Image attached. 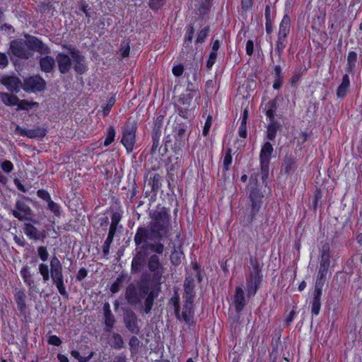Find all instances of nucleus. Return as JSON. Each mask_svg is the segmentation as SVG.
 I'll list each match as a JSON object with an SVG mask.
<instances>
[{"label":"nucleus","mask_w":362,"mask_h":362,"mask_svg":"<svg viewBox=\"0 0 362 362\" xmlns=\"http://www.w3.org/2000/svg\"><path fill=\"white\" fill-rule=\"evenodd\" d=\"M18 108L16 109L17 111L18 110H29L30 109H32L33 107H38L39 103L37 102H33V101H28L27 100H20L18 101V104H17Z\"/></svg>","instance_id":"4c0bfd02"},{"label":"nucleus","mask_w":362,"mask_h":362,"mask_svg":"<svg viewBox=\"0 0 362 362\" xmlns=\"http://www.w3.org/2000/svg\"><path fill=\"white\" fill-rule=\"evenodd\" d=\"M162 146L160 145V139L152 138V146L150 150L151 155H155L157 152L161 151Z\"/></svg>","instance_id":"4d7b16f0"},{"label":"nucleus","mask_w":362,"mask_h":362,"mask_svg":"<svg viewBox=\"0 0 362 362\" xmlns=\"http://www.w3.org/2000/svg\"><path fill=\"white\" fill-rule=\"evenodd\" d=\"M150 240H145L136 247L139 248V250H136V253L133 257L131 264V273L132 274H139L144 269L147 264L148 256L150 250L145 247V245L150 243Z\"/></svg>","instance_id":"39448f33"},{"label":"nucleus","mask_w":362,"mask_h":362,"mask_svg":"<svg viewBox=\"0 0 362 362\" xmlns=\"http://www.w3.org/2000/svg\"><path fill=\"white\" fill-rule=\"evenodd\" d=\"M270 122L267 126V136L269 140H274L276 137L277 130L280 127V124L276 120H269Z\"/></svg>","instance_id":"72a5a7b5"},{"label":"nucleus","mask_w":362,"mask_h":362,"mask_svg":"<svg viewBox=\"0 0 362 362\" xmlns=\"http://www.w3.org/2000/svg\"><path fill=\"white\" fill-rule=\"evenodd\" d=\"M72 57L69 54L59 52L56 56V62L57 63L59 71L62 74H67L71 69Z\"/></svg>","instance_id":"6ab92c4d"},{"label":"nucleus","mask_w":362,"mask_h":362,"mask_svg":"<svg viewBox=\"0 0 362 362\" xmlns=\"http://www.w3.org/2000/svg\"><path fill=\"white\" fill-rule=\"evenodd\" d=\"M170 209L157 205L149 212L151 219L146 227L139 226L135 233L134 241L139 247L145 240H161L168 236L171 228Z\"/></svg>","instance_id":"f257e3e1"},{"label":"nucleus","mask_w":362,"mask_h":362,"mask_svg":"<svg viewBox=\"0 0 362 362\" xmlns=\"http://www.w3.org/2000/svg\"><path fill=\"white\" fill-rule=\"evenodd\" d=\"M179 155L180 153L176 155L177 156L175 158V162L166 168L168 178L172 181L175 180V178L177 176L178 170L181 166L180 160L179 159L178 156Z\"/></svg>","instance_id":"bb28decb"},{"label":"nucleus","mask_w":362,"mask_h":362,"mask_svg":"<svg viewBox=\"0 0 362 362\" xmlns=\"http://www.w3.org/2000/svg\"><path fill=\"white\" fill-rule=\"evenodd\" d=\"M35 52L47 55L51 53V49L41 40Z\"/></svg>","instance_id":"bf43d9fd"},{"label":"nucleus","mask_w":362,"mask_h":362,"mask_svg":"<svg viewBox=\"0 0 362 362\" xmlns=\"http://www.w3.org/2000/svg\"><path fill=\"white\" fill-rule=\"evenodd\" d=\"M194 288L184 286L183 300H194Z\"/></svg>","instance_id":"5fc2aeb1"},{"label":"nucleus","mask_w":362,"mask_h":362,"mask_svg":"<svg viewBox=\"0 0 362 362\" xmlns=\"http://www.w3.org/2000/svg\"><path fill=\"white\" fill-rule=\"evenodd\" d=\"M25 37L27 39L25 42L27 44L28 49L31 52H35L41 40L35 36L30 35L28 34L25 35Z\"/></svg>","instance_id":"c9c22d12"},{"label":"nucleus","mask_w":362,"mask_h":362,"mask_svg":"<svg viewBox=\"0 0 362 362\" xmlns=\"http://www.w3.org/2000/svg\"><path fill=\"white\" fill-rule=\"evenodd\" d=\"M110 346L116 350H119L124 347V340L122 336L118 333H113L109 341Z\"/></svg>","instance_id":"7c9ffc66"},{"label":"nucleus","mask_w":362,"mask_h":362,"mask_svg":"<svg viewBox=\"0 0 362 362\" xmlns=\"http://www.w3.org/2000/svg\"><path fill=\"white\" fill-rule=\"evenodd\" d=\"M181 254L182 253H179L175 249H174V251L172 252V255L170 256V261L173 264L178 265L181 263Z\"/></svg>","instance_id":"69168bd1"},{"label":"nucleus","mask_w":362,"mask_h":362,"mask_svg":"<svg viewBox=\"0 0 362 362\" xmlns=\"http://www.w3.org/2000/svg\"><path fill=\"white\" fill-rule=\"evenodd\" d=\"M188 129L189 126L185 122H176L173 127L175 143L172 150L175 155L179 154V151L185 146V141L187 140Z\"/></svg>","instance_id":"0eeeda50"},{"label":"nucleus","mask_w":362,"mask_h":362,"mask_svg":"<svg viewBox=\"0 0 362 362\" xmlns=\"http://www.w3.org/2000/svg\"><path fill=\"white\" fill-rule=\"evenodd\" d=\"M260 283V277L258 272H255L252 274V278L247 285V295L248 296H255L257 292L258 285Z\"/></svg>","instance_id":"a878e982"},{"label":"nucleus","mask_w":362,"mask_h":362,"mask_svg":"<svg viewBox=\"0 0 362 362\" xmlns=\"http://www.w3.org/2000/svg\"><path fill=\"white\" fill-rule=\"evenodd\" d=\"M169 305H172L174 308V313L175 316H178L179 309H180V296L177 291H175L173 297L169 300Z\"/></svg>","instance_id":"a18cd8bd"},{"label":"nucleus","mask_w":362,"mask_h":362,"mask_svg":"<svg viewBox=\"0 0 362 362\" xmlns=\"http://www.w3.org/2000/svg\"><path fill=\"white\" fill-rule=\"evenodd\" d=\"M250 197L252 202V213L255 214L260 208L262 198L255 192L251 193Z\"/></svg>","instance_id":"79ce46f5"},{"label":"nucleus","mask_w":362,"mask_h":362,"mask_svg":"<svg viewBox=\"0 0 362 362\" xmlns=\"http://www.w3.org/2000/svg\"><path fill=\"white\" fill-rule=\"evenodd\" d=\"M121 219H122L121 213H119L118 211L114 212L111 216V224H110L109 230L117 231V228L118 223H119Z\"/></svg>","instance_id":"de8ad7c7"},{"label":"nucleus","mask_w":362,"mask_h":362,"mask_svg":"<svg viewBox=\"0 0 362 362\" xmlns=\"http://www.w3.org/2000/svg\"><path fill=\"white\" fill-rule=\"evenodd\" d=\"M104 317L105 325L104 330L105 332H110L115 323V317L112 313L104 314Z\"/></svg>","instance_id":"37998d69"},{"label":"nucleus","mask_w":362,"mask_h":362,"mask_svg":"<svg viewBox=\"0 0 362 362\" xmlns=\"http://www.w3.org/2000/svg\"><path fill=\"white\" fill-rule=\"evenodd\" d=\"M49 267V279H51L52 281H54L57 279H64L62 264L55 255H53L50 259Z\"/></svg>","instance_id":"aec40b11"},{"label":"nucleus","mask_w":362,"mask_h":362,"mask_svg":"<svg viewBox=\"0 0 362 362\" xmlns=\"http://www.w3.org/2000/svg\"><path fill=\"white\" fill-rule=\"evenodd\" d=\"M123 322L127 329L134 334H138L140 331L138 316L129 308H123Z\"/></svg>","instance_id":"4468645a"},{"label":"nucleus","mask_w":362,"mask_h":362,"mask_svg":"<svg viewBox=\"0 0 362 362\" xmlns=\"http://www.w3.org/2000/svg\"><path fill=\"white\" fill-rule=\"evenodd\" d=\"M38 271L42 276V281L44 283L47 282L49 280L50 275V267L47 264L42 262L38 265Z\"/></svg>","instance_id":"58836bf2"},{"label":"nucleus","mask_w":362,"mask_h":362,"mask_svg":"<svg viewBox=\"0 0 362 362\" xmlns=\"http://www.w3.org/2000/svg\"><path fill=\"white\" fill-rule=\"evenodd\" d=\"M273 151L274 148L270 142L264 143V144L262 146L261 148L259 154V160L262 173V179L263 181H264L268 177L269 165Z\"/></svg>","instance_id":"9b49d317"},{"label":"nucleus","mask_w":362,"mask_h":362,"mask_svg":"<svg viewBox=\"0 0 362 362\" xmlns=\"http://www.w3.org/2000/svg\"><path fill=\"white\" fill-rule=\"evenodd\" d=\"M161 176L158 173H153V176L150 177L149 185L151 187V190L153 192H158L161 187Z\"/></svg>","instance_id":"ea45409f"},{"label":"nucleus","mask_w":362,"mask_h":362,"mask_svg":"<svg viewBox=\"0 0 362 362\" xmlns=\"http://www.w3.org/2000/svg\"><path fill=\"white\" fill-rule=\"evenodd\" d=\"M69 49L71 57H72L71 63L74 71L78 74H83L88 70V66L86 62V57L82 54L80 50L76 47H67L64 46Z\"/></svg>","instance_id":"f8f14e48"},{"label":"nucleus","mask_w":362,"mask_h":362,"mask_svg":"<svg viewBox=\"0 0 362 362\" xmlns=\"http://www.w3.org/2000/svg\"><path fill=\"white\" fill-rule=\"evenodd\" d=\"M25 200H30V198L22 196V199L16 202L15 209H11L12 215L20 221L31 220V214L33 212Z\"/></svg>","instance_id":"9d476101"},{"label":"nucleus","mask_w":362,"mask_h":362,"mask_svg":"<svg viewBox=\"0 0 362 362\" xmlns=\"http://www.w3.org/2000/svg\"><path fill=\"white\" fill-rule=\"evenodd\" d=\"M140 341L136 336H132L129 339V345L130 346L131 351H135L139 346Z\"/></svg>","instance_id":"0e129e2a"},{"label":"nucleus","mask_w":362,"mask_h":362,"mask_svg":"<svg viewBox=\"0 0 362 362\" xmlns=\"http://www.w3.org/2000/svg\"><path fill=\"white\" fill-rule=\"evenodd\" d=\"M8 54L11 59L14 56L21 59H28L33 56V53L28 49L26 42L23 39L11 40Z\"/></svg>","instance_id":"6e6552de"},{"label":"nucleus","mask_w":362,"mask_h":362,"mask_svg":"<svg viewBox=\"0 0 362 362\" xmlns=\"http://www.w3.org/2000/svg\"><path fill=\"white\" fill-rule=\"evenodd\" d=\"M20 274L29 290H35L36 288V285L35 284V281L33 279L34 274L31 272L30 267L27 264L24 265L21 268Z\"/></svg>","instance_id":"412c9836"},{"label":"nucleus","mask_w":362,"mask_h":362,"mask_svg":"<svg viewBox=\"0 0 362 362\" xmlns=\"http://www.w3.org/2000/svg\"><path fill=\"white\" fill-rule=\"evenodd\" d=\"M209 31L210 29L209 26H206L202 30H201L198 33L197 37L196 39V43H203L208 36Z\"/></svg>","instance_id":"603ef678"},{"label":"nucleus","mask_w":362,"mask_h":362,"mask_svg":"<svg viewBox=\"0 0 362 362\" xmlns=\"http://www.w3.org/2000/svg\"><path fill=\"white\" fill-rule=\"evenodd\" d=\"M38 257L43 262H45L49 259V252L46 246H39L37 249Z\"/></svg>","instance_id":"09e8293b"},{"label":"nucleus","mask_w":362,"mask_h":362,"mask_svg":"<svg viewBox=\"0 0 362 362\" xmlns=\"http://www.w3.org/2000/svg\"><path fill=\"white\" fill-rule=\"evenodd\" d=\"M26 295L23 290H18L14 295V300L16 303L18 309L21 314H24L26 310Z\"/></svg>","instance_id":"393cba45"},{"label":"nucleus","mask_w":362,"mask_h":362,"mask_svg":"<svg viewBox=\"0 0 362 362\" xmlns=\"http://www.w3.org/2000/svg\"><path fill=\"white\" fill-rule=\"evenodd\" d=\"M37 195L38 197L47 202L52 199L49 193L47 190L43 189H38L37 192Z\"/></svg>","instance_id":"338daca9"},{"label":"nucleus","mask_w":362,"mask_h":362,"mask_svg":"<svg viewBox=\"0 0 362 362\" xmlns=\"http://www.w3.org/2000/svg\"><path fill=\"white\" fill-rule=\"evenodd\" d=\"M281 168L285 173L290 174L293 173L296 168V159L292 156H286L284 158Z\"/></svg>","instance_id":"2f4dec72"},{"label":"nucleus","mask_w":362,"mask_h":362,"mask_svg":"<svg viewBox=\"0 0 362 362\" xmlns=\"http://www.w3.org/2000/svg\"><path fill=\"white\" fill-rule=\"evenodd\" d=\"M233 304L235 306V310L238 313L243 310L245 305V293L243 289L240 286L235 288Z\"/></svg>","instance_id":"4be33fe9"},{"label":"nucleus","mask_w":362,"mask_h":362,"mask_svg":"<svg viewBox=\"0 0 362 362\" xmlns=\"http://www.w3.org/2000/svg\"><path fill=\"white\" fill-rule=\"evenodd\" d=\"M166 2V0H149V7L153 10H158L163 7Z\"/></svg>","instance_id":"13d9d810"},{"label":"nucleus","mask_w":362,"mask_h":362,"mask_svg":"<svg viewBox=\"0 0 362 362\" xmlns=\"http://www.w3.org/2000/svg\"><path fill=\"white\" fill-rule=\"evenodd\" d=\"M0 82L11 93H18L23 88V82L16 76H5Z\"/></svg>","instance_id":"a211bd4d"},{"label":"nucleus","mask_w":362,"mask_h":362,"mask_svg":"<svg viewBox=\"0 0 362 362\" xmlns=\"http://www.w3.org/2000/svg\"><path fill=\"white\" fill-rule=\"evenodd\" d=\"M48 209L50 210L54 216L59 217L61 215L60 206L57 203L53 202L52 199L47 202Z\"/></svg>","instance_id":"3c124183"},{"label":"nucleus","mask_w":362,"mask_h":362,"mask_svg":"<svg viewBox=\"0 0 362 362\" xmlns=\"http://www.w3.org/2000/svg\"><path fill=\"white\" fill-rule=\"evenodd\" d=\"M23 230L26 236L34 241L39 240L40 230L31 223H24Z\"/></svg>","instance_id":"b1692460"},{"label":"nucleus","mask_w":362,"mask_h":362,"mask_svg":"<svg viewBox=\"0 0 362 362\" xmlns=\"http://www.w3.org/2000/svg\"><path fill=\"white\" fill-rule=\"evenodd\" d=\"M192 97L191 96L190 94L182 95L180 97L178 102L181 103L184 107H189L192 102Z\"/></svg>","instance_id":"680f3d73"},{"label":"nucleus","mask_w":362,"mask_h":362,"mask_svg":"<svg viewBox=\"0 0 362 362\" xmlns=\"http://www.w3.org/2000/svg\"><path fill=\"white\" fill-rule=\"evenodd\" d=\"M211 0H199L196 4L197 14L202 17L206 15L211 8Z\"/></svg>","instance_id":"cd10ccee"},{"label":"nucleus","mask_w":362,"mask_h":362,"mask_svg":"<svg viewBox=\"0 0 362 362\" xmlns=\"http://www.w3.org/2000/svg\"><path fill=\"white\" fill-rule=\"evenodd\" d=\"M14 133L22 136H26L29 139H39L46 136L47 130L44 127H37L35 129L27 130L19 125H16Z\"/></svg>","instance_id":"2eb2a0df"},{"label":"nucleus","mask_w":362,"mask_h":362,"mask_svg":"<svg viewBox=\"0 0 362 362\" xmlns=\"http://www.w3.org/2000/svg\"><path fill=\"white\" fill-rule=\"evenodd\" d=\"M157 296L158 292L150 291L149 281L145 279L144 275L136 284H129L125 289L127 303L133 307L139 305V312L144 314L151 313Z\"/></svg>","instance_id":"f03ea898"},{"label":"nucleus","mask_w":362,"mask_h":362,"mask_svg":"<svg viewBox=\"0 0 362 362\" xmlns=\"http://www.w3.org/2000/svg\"><path fill=\"white\" fill-rule=\"evenodd\" d=\"M172 72H173V75L176 77L181 76L184 72L183 65L180 64L174 66L173 67Z\"/></svg>","instance_id":"774afa93"},{"label":"nucleus","mask_w":362,"mask_h":362,"mask_svg":"<svg viewBox=\"0 0 362 362\" xmlns=\"http://www.w3.org/2000/svg\"><path fill=\"white\" fill-rule=\"evenodd\" d=\"M175 112L178 113V115L184 118V119H187L189 117V107H181L180 105L176 104L175 105Z\"/></svg>","instance_id":"864d4df0"},{"label":"nucleus","mask_w":362,"mask_h":362,"mask_svg":"<svg viewBox=\"0 0 362 362\" xmlns=\"http://www.w3.org/2000/svg\"><path fill=\"white\" fill-rule=\"evenodd\" d=\"M52 284L57 287L58 292L61 296H62L65 298H68L69 293L66 289V286L64 283V279H57L54 281H52Z\"/></svg>","instance_id":"a19ab883"},{"label":"nucleus","mask_w":362,"mask_h":362,"mask_svg":"<svg viewBox=\"0 0 362 362\" xmlns=\"http://www.w3.org/2000/svg\"><path fill=\"white\" fill-rule=\"evenodd\" d=\"M115 134H116V132H115V129L114 127H112V126L108 127L107 129L106 138L104 141L105 146H110L114 141Z\"/></svg>","instance_id":"49530a36"},{"label":"nucleus","mask_w":362,"mask_h":362,"mask_svg":"<svg viewBox=\"0 0 362 362\" xmlns=\"http://www.w3.org/2000/svg\"><path fill=\"white\" fill-rule=\"evenodd\" d=\"M0 95L2 102L6 106H15L18 104L19 98L16 95L8 93H1Z\"/></svg>","instance_id":"473e14b6"},{"label":"nucleus","mask_w":362,"mask_h":362,"mask_svg":"<svg viewBox=\"0 0 362 362\" xmlns=\"http://www.w3.org/2000/svg\"><path fill=\"white\" fill-rule=\"evenodd\" d=\"M0 168L6 174L11 173L14 169L13 164L8 160L0 161Z\"/></svg>","instance_id":"8fccbe9b"},{"label":"nucleus","mask_w":362,"mask_h":362,"mask_svg":"<svg viewBox=\"0 0 362 362\" xmlns=\"http://www.w3.org/2000/svg\"><path fill=\"white\" fill-rule=\"evenodd\" d=\"M116 102V95L115 94H113L109 99H108V101H107V104L106 105V106L103 108V115L105 117L107 115H108V114L110 113V110H111V108L112 107V106L115 105Z\"/></svg>","instance_id":"6e6d98bb"},{"label":"nucleus","mask_w":362,"mask_h":362,"mask_svg":"<svg viewBox=\"0 0 362 362\" xmlns=\"http://www.w3.org/2000/svg\"><path fill=\"white\" fill-rule=\"evenodd\" d=\"M194 34V28L192 25H188L186 28V33L185 35V40L183 45L185 47H189Z\"/></svg>","instance_id":"c03bdc74"},{"label":"nucleus","mask_w":362,"mask_h":362,"mask_svg":"<svg viewBox=\"0 0 362 362\" xmlns=\"http://www.w3.org/2000/svg\"><path fill=\"white\" fill-rule=\"evenodd\" d=\"M46 81L40 75H33L24 78L23 89L26 93H37L42 92L46 88Z\"/></svg>","instance_id":"1a4fd4ad"},{"label":"nucleus","mask_w":362,"mask_h":362,"mask_svg":"<svg viewBox=\"0 0 362 362\" xmlns=\"http://www.w3.org/2000/svg\"><path fill=\"white\" fill-rule=\"evenodd\" d=\"M330 265L329 245L325 244L322 246L320 267L319 269V278L317 280L322 281L323 277L327 274Z\"/></svg>","instance_id":"f3484780"},{"label":"nucleus","mask_w":362,"mask_h":362,"mask_svg":"<svg viewBox=\"0 0 362 362\" xmlns=\"http://www.w3.org/2000/svg\"><path fill=\"white\" fill-rule=\"evenodd\" d=\"M150 241V243L145 245V247L150 250L146 266L148 271L152 273L153 283L160 288L165 268L159 256L163 254L165 245L161 240Z\"/></svg>","instance_id":"7ed1b4c3"},{"label":"nucleus","mask_w":362,"mask_h":362,"mask_svg":"<svg viewBox=\"0 0 362 362\" xmlns=\"http://www.w3.org/2000/svg\"><path fill=\"white\" fill-rule=\"evenodd\" d=\"M129 280V278L127 277V274H125L124 273H121L117 277L115 282L111 285L110 288V291L112 293H118L122 286V284L124 281H128Z\"/></svg>","instance_id":"c85d7f7f"},{"label":"nucleus","mask_w":362,"mask_h":362,"mask_svg":"<svg viewBox=\"0 0 362 362\" xmlns=\"http://www.w3.org/2000/svg\"><path fill=\"white\" fill-rule=\"evenodd\" d=\"M130 51V46L128 42L123 41L121 43L120 52L122 58H125L129 56Z\"/></svg>","instance_id":"052dcab7"},{"label":"nucleus","mask_w":362,"mask_h":362,"mask_svg":"<svg viewBox=\"0 0 362 362\" xmlns=\"http://www.w3.org/2000/svg\"><path fill=\"white\" fill-rule=\"evenodd\" d=\"M137 124L135 121L127 119L122 127L121 143L125 147L127 153H132L136 143Z\"/></svg>","instance_id":"20e7f679"},{"label":"nucleus","mask_w":362,"mask_h":362,"mask_svg":"<svg viewBox=\"0 0 362 362\" xmlns=\"http://www.w3.org/2000/svg\"><path fill=\"white\" fill-rule=\"evenodd\" d=\"M56 60L49 54L42 57L39 60L40 68L45 73H50L53 71Z\"/></svg>","instance_id":"5701e85b"},{"label":"nucleus","mask_w":362,"mask_h":362,"mask_svg":"<svg viewBox=\"0 0 362 362\" xmlns=\"http://www.w3.org/2000/svg\"><path fill=\"white\" fill-rule=\"evenodd\" d=\"M348 65L349 69H351L355 66V63L357 61V54L355 52H350L347 57Z\"/></svg>","instance_id":"e2e57ef3"},{"label":"nucleus","mask_w":362,"mask_h":362,"mask_svg":"<svg viewBox=\"0 0 362 362\" xmlns=\"http://www.w3.org/2000/svg\"><path fill=\"white\" fill-rule=\"evenodd\" d=\"M194 300H183L182 311L179 309L178 316H175L179 321L185 322L189 327L194 325Z\"/></svg>","instance_id":"ddd939ff"},{"label":"nucleus","mask_w":362,"mask_h":362,"mask_svg":"<svg viewBox=\"0 0 362 362\" xmlns=\"http://www.w3.org/2000/svg\"><path fill=\"white\" fill-rule=\"evenodd\" d=\"M291 20L288 15H285L279 25L278 39L276 42V51L279 59L287 45V36L290 33Z\"/></svg>","instance_id":"423d86ee"},{"label":"nucleus","mask_w":362,"mask_h":362,"mask_svg":"<svg viewBox=\"0 0 362 362\" xmlns=\"http://www.w3.org/2000/svg\"><path fill=\"white\" fill-rule=\"evenodd\" d=\"M115 233H116V231L109 230L107 237L106 240H105L104 244L103 245V253L104 257L107 258V255H109L110 247L113 241Z\"/></svg>","instance_id":"f704fd0d"},{"label":"nucleus","mask_w":362,"mask_h":362,"mask_svg":"<svg viewBox=\"0 0 362 362\" xmlns=\"http://www.w3.org/2000/svg\"><path fill=\"white\" fill-rule=\"evenodd\" d=\"M267 110L266 115L269 117V120H274V115L277 110V101L276 99L269 100L267 104Z\"/></svg>","instance_id":"e433bc0d"},{"label":"nucleus","mask_w":362,"mask_h":362,"mask_svg":"<svg viewBox=\"0 0 362 362\" xmlns=\"http://www.w3.org/2000/svg\"><path fill=\"white\" fill-rule=\"evenodd\" d=\"M350 86L349 77L347 74L343 76L342 81L339 86L337 90V95L338 98H344L347 93Z\"/></svg>","instance_id":"c756f323"},{"label":"nucleus","mask_w":362,"mask_h":362,"mask_svg":"<svg viewBox=\"0 0 362 362\" xmlns=\"http://www.w3.org/2000/svg\"><path fill=\"white\" fill-rule=\"evenodd\" d=\"M324 282L321 280H317L315 284V290L313 292V298L311 300V312L313 315H317L320 313L321 308V296L322 288Z\"/></svg>","instance_id":"dca6fc26"}]
</instances>
